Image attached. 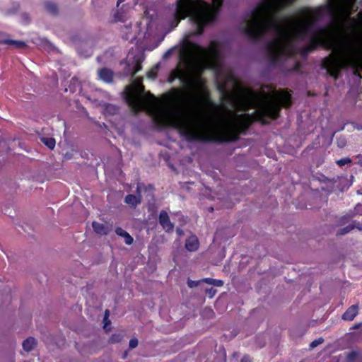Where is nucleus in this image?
<instances>
[{"mask_svg": "<svg viewBox=\"0 0 362 362\" xmlns=\"http://www.w3.org/2000/svg\"><path fill=\"white\" fill-rule=\"evenodd\" d=\"M226 93L230 110L217 108L210 101L202 78H197L186 89L173 90L161 99L144 94L140 79L127 88V98L135 109L148 107L160 124L177 128L192 139L230 141L254 119L276 118L280 106L290 104V95L284 91L269 94L256 93L236 83Z\"/></svg>", "mask_w": 362, "mask_h": 362, "instance_id": "obj_1", "label": "nucleus"}, {"mask_svg": "<svg viewBox=\"0 0 362 362\" xmlns=\"http://www.w3.org/2000/svg\"><path fill=\"white\" fill-rule=\"evenodd\" d=\"M291 1L262 0L244 28L247 35L256 36L274 27L277 33V37L270 47V52L274 56L288 54L290 40L306 35L315 17L313 10L306 9L294 16L276 22L273 14Z\"/></svg>", "mask_w": 362, "mask_h": 362, "instance_id": "obj_2", "label": "nucleus"}, {"mask_svg": "<svg viewBox=\"0 0 362 362\" xmlns=\"http://www.w3.org/2000/svg\"><path fill=\"white\" fill-rule=\"evenodd\" d=\"M354 2V0H331L334 25L332 28L321 30L313 38L316 44L332 49V54L325 61L324 66L335 77L346 66L362 69V48L347 37L344 30Z\"/></svg>", "mask_w": 362, "mask_h": 362, "instance_id": "obj_3", "label": "nucleus"}, {"mask_svg": "<svg viewBox=\"0 0 362 362\" xmlns=\"http://www.w3.org/2000/svg\"><path fill=\"white\" fill-rule=\"evenodd\" d=\"M190 54L198 61L202 68H213L218 60V45L211 42L208 49H204L197 45H190L187 48Z\"/></svg>", "mask_w": 362, "mask_h": 362, "instance_id": "obj_4", "label": "nucleus"}, {"mask_svg": "<svg viewBox=\"0 0 362 362\" xmlns=\"http://www.w3.org/2000/svg\"><path fill=\"white\" fill-rule=\"evenodd\" d=\"M160 223L163 226V228L166 230H171L173 228V225L169 220L168 215L166 212H161L160 214Z\"/></svg>", "mask_w": 362, "mask_h": 362, "instance_id": "obj_5", "label": "nucleus"}, {"mask_svg": "<svg viewBox=\"0 0 362 362\" xmlns=\"http://www.w3.org/2000/svg\"><path fill=\"white\" fill-rule=\"evenodd\" d=\"M185 247L189 251L196 250L199 247L197 238L194 236L189 238L186 242Z\"/></svg>", "mask_w": 362, "mask_h": 362, "instance_id": "obj_6", "label": "nucleus"}, {"mask_svg": "<svg viewBox=\"0 0 362 362\" xmlns=\"http://www.w3.org/2000/svg\"><path fill=\"white\" fill-rule=\"evenodd\" d=\"M358 313V308L356 306H351L343 315L342 317L345 320H352Z\"/></svg>", "mask_w": 362, "mask_h": 362, "instance_id": "obj_7", "label": "nucleus"}, {"mask_svg": "<svg viewBox=\"0 0 362 362\" xmlns=\"http://www.w3.org/2000/svg\"><path fill=\"white\" fill-rule=\"evenodd\" d=\"M99 77L102 81L109 83L112 79V72L108 69H102L99 71Z\"/></svg>", "mask_w": 362, "mask_h": 362, "instance_id": "obj_8", "label": "nucleus"}, {"mask_svg": "<svg viewBox=\"0 0 362 362\" xmlns=\"http://www.w3.org/2000/svg\"><path fill=\"white\" fill-rule=\"evenodd\" d=\"M93 228L94 231L99 235H106L108 231L105 225L95 221L93 222Z\"/></svg>", "mask_w": 362, "mask_h": 362, "instance_id": "obj_9", "label": "nucleus"}, {"mask_svg": "<svg viewBox=\"0 0 362 362\" xmlns=\"http://www.w3.org/2000/svg\"><path fill=\"white\" fill-rule=\"evenodd\" d=\"M116 233L124 238V241L127 245H131L133 243V238L123 229L119 228L116 230Z\"/></svg>", "mask_w": 362, "mask_h": 362, "instance_id": "obj_10", "label": "nucleus"}, {"mask_svg": "<svg viewBox=\"0 0 362 362\" xmlns=\"http://www.w3.org/2000/svg\"><path fill=\"white\" fill-rule=\"evenodd\" d=\"M35 344L36 341L33 338H28L23 341V346L25 351H30L35 347Z\"/></svg>", "mask_w": 362, "mask_h": 362, "instance_id": "obj_11", "label": "nucleus"}, {"mask_svg": "<svg viewBox=\"0 0 362 362\" xmlns=\"http://www.w3.org/2000/svg\"><path fill=\"white\" fill-rule=\"evenodd\" d=\"M42 141L50 149H53L56 144V141L53 138H42Z\"/></svg>", "mask_w": 362, "mask_h": 362, "instance_id": "obj_12", "label": "nucleus"}, {"mask_svg": "<svg viewBox=\"0 0 362 362\" xmlns=\"http://www.w3.org/2000/svg\"><path fill=\"white\" fill-rule=\"evenodd\" d=\"M125 200L128 204L132 205V206H134L139 202V199L134 195H128L126 197Z\"/></svg>", "mask_w": 362, "mask_h": 362, "instance_id": "obj_13", "label": "nucleus"}, {"mask_svg": "<svg viewBox=\"0 0 362 362\" xmlns=\"http://www.w3.org/2000/svg\"><path fill=\"white\" fill-rule=\"evenodd\" d=\"M350 162H351V160L349 158H344L338 160L337 161V163L338 165L342 166V165H344L345 164L349 163Z\"/></svg>", "mask_w": 362, "mask_h": 362, "instance_id": "obj_14", "label": "nucleus"}, {"mask_svg": "<svg viewBox=\"0 0 362 362\" xmlns=\"http://www.w3.org/2000/svg\"><path fill=\"white\" fill-rule=\"evenodd\" d=\"M108 317H109V313H108V311L106 310L105 315L104 317V322H105L104 327L105 328H106L108 325H110V321L108 320Z\"/></svg>", "mask_w": 362, "mask_h": 362, "instance_id": "obj_15", "label": "nucleus"}, {"mask_svg": "<svg viewBox=\"0 0 362 362\" xmlns=\"http://www.w3.org/2000/svg\"><path fill=\"white\" fill-rule=\"evenodd\" d=\"M138 346V340L136 338L132 339L129 341V347L131 349L136 348Z\"/></svg>", "mask_w": 362, "mask_h": 362, "instance_id": "obj_16", "label": "nucleus"}, {"mask_svg": "<svg viewBox=\"0 0 362 362\" xmlns=\"http://www.w3.org/2000/svg\"><path fill=\"white\" fill-rule=\"evenodd\" d=\"M121 337L119 335H112L110 338V341L112 343L118 342L120 341Z\"/></svg>", "mask_w": 362, "mask_h": 362, "instance_id": "obj_17", "label": "nucleus"}, {"mask_svg": "<svg viewBox=\"0 0 362 362\" xmlns=\"http://www.w3.org/2000/svg\"><path fill=\"white\" fill-rule=\"evenodd\" d=\"M322 339H316V340H314L311 344H310V346L311 347H315L316 346H317L318 344H321L322 342Z\"/></svg>", "mask_w": 362, "mask_h": 362, "instance_id": "obj_18", "label": "nucleus"}, {"mask_svg": "<svg viewBox=\"0 0 362 362\" xmlns=\"http://www.w3.org/2000/svg\"><path fill=\"white\" fill-rule=\"evenodd\" d=\"M10 43H11V44L16 45H17V46H22V45H24V43H23V42H13V41H12V42H11Z\"/></svg>", "mask_w": 362, "mask_h": 362, "instance_id": "obj_19", "label": "nucleus"}, {"mask_svg": "<svg viewBox=\"0 0 362 362\" xmlns=\"http://www.w3.org/2000/svg\"><path fill=\"white\" fill-rule=\"evenodd\" d=\"M204 281L209 284H215V280H213L211 279H206Z\"/></svg>", "mask_w": 362, "mask_h": 362, "instance_id": "obj_20", "label": "nucleus"}, {"mask_svg": "<svg viewBox=\"0 0 362 362\" xmlns=\"http://www.w3.org/2000/svg\"><path fill=\"white\" fill-rule=\"evenodd\" d=\"M240 362H250V360L248 358H247V357H243L240 360Z\"/></svg>", "mask_w": 362, "mask_h": 362, "instance_id": "obj_21", "label": "nucleus"}, {"mask_svg": "<svg viewBox=\"0 0 362 362\" xmlns=\"http://www.w3.org/2000/svg\"><path fill=\"white\" fill-rule=\"evenodd\" d=\"M214 285H216V286H221V285H223V281H216L215 280Z\"/></svg>", "mask_w": 362, "mask_h": 362, "instance_id": "obj_22", "label": "nucleus"}, {"mask_svg": "<svg viewBox=\"0 0 362 362\" xmlns=\"http://www.w3.org/2000/svg\"><path fill=\"white\" fill-rule=\"evenodd\" d=\"M189 286H191V287L193 286V282L192 281V282H189Z\"/></svg>", "mask_w": 362, "mask_h": 362, "instance_id": "obj_23", "label": "nucleus"}, {"mask_svg": "<svg viewBox=\"0 0 362 362\" xmlns=\"http://www.w3.org/2000/svg\"><path fill=\"white\" fill-rule=\"evenodd\" d=\"M124 0H118L119 2H122Z\"/></svg>", "mask_w": 362, "mask_h": 362, "instance_id": "obj_24", "label": "nucleus"}]
</instances>
